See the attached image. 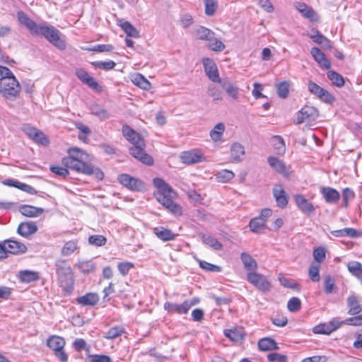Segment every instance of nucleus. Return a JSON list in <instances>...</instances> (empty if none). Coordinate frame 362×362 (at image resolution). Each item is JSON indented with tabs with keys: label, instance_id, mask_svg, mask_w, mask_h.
I'll return each mask as SVG.
<instances>
[{
	"label": "nucleus",
	"instance_id": "nucleus-22",
	"mask_svg": "<svg viewBox=\"0 0 362 362\" xmlns=\"http://www.w3.org/2000/svg\"><path fill=\"white\" fill-rule=\"evenodd\" d=\"M37 230V227L35 223L33 221L23 222L19 224L17 229L18 233L25 238L34 234Z\"/></svg>",
	"mask_w": 362,
	"mask_h": 362
},
{
	"label": "nucleus",
	"instance_id": "nucleus-40",
	"mask_svg": "<svg viewBox=\"0 0 362 362\" xmlns=\"http://www.w3.org/2000/svg\"><path fill=\"white\" fill-rule=\"evenodd\" d=\"M89 109H90L91 114L98 117L100 119H103V120L106 119L110 116L107 111L98 103L91 104L90 105Z\"/></svg>",
	"mask_w": 362,
	"mask_h": 362
},
{
	"label": "nucleus",
	"instance_id": "nucleus-50",
	"mask_svg": "<svg viewBox=\"0 0 362 362\" xmlns=\"http://www.w3.org/2000/svg\"><path fill=\"white\" fill-rule=\"evenodd\" d=\"M208 94L214 100H223V91L215 85H211L208 88Z\"/></svg>",
	"mask_w": 362,
	"mask_h": 362
},
{
	"label": "nucleus",
	"instance_id": "nucleus-63",
	"mask_svg": "<svg viewBox=\"0 0 362 362\" xmlns=\"http://www.w3.org/2000/svg\"><path fill=\"white\" fill-rule=\"evenodd\" d=\"M269 362H288V357L286 355L278 353H270L267 356Z\"/></svg>",
	"mask_w": 362,
	"mask_h": 362
},
{
	"label": "nucleus",
	"instance_id": "nucleus-51",
	"mask_svg": "<svg viewBox=\"0 0 362 362\" xmlns=\"http://www.w3.org/2000/svg\"><path fill=\"white\" fill-rule=\"evenodd\" d=\"M91 64L95 67L106 71L111 70L116 66V63L112 60L107 62L95 61L91 62Z\"/></svg>",
	"mask_w": 362,
	"mask_h": 362
},
{
	"label": "nucleus",
	"instance_id": "nucleus-23",
	"mask_svg": "<svg viewBox=\"0 0 362 362\" xmlns=\"http://www.w3.org/2000/svg\"><path fill=\"white\" fill-rule=\"evenodd\" d=\"M310 54L313 57L314 59L325 69H329L331 64L327 59L325 54L318 47H313L310 50Z\"/></svg>",
	"mask_w": 362,
	"mask_h": 362
},
{
	"label": "nucleus",
	"instance_id": "nucleus-36",
	"mask_svg": "<svg viewBox=\"0 0 362 362\" xmlns=\"http://www.w3.org/2000/svg\"><path fill=\"white\" fill-rule=\"evenodd\" d=\"M20 281L24 283H31L39 279V274L30 270H22L18 275Z\"/></svg>",
	"mask_w": 362,
	"mask_h": 362
},
{
	"label": "nucleus",
	"instance_id": "nucleus-11",
	"mask_svg": "<svg viewBox=\"0 0 362 362\" xmlns=\"http://www.w3.org/2000/svg\"><path fill=\"white\" fill-rule=\"evenodd\" d=\"M202 64L205 73L211 81L218 83L222 79L219 77L217 66L212 59L204 58Z\"/></svg>",
	"mask_w": 362,
	"mask_h": 362
},
{
	"label": "nucleus",
	"instance_id": "nucleus-1",
	"mask_svg": "<svg viewBox=\"0 0 362 362\" xmlns=\"http://www.w3.org/2000/svg\"><path fill=\"white\" fill-rule=\"evenodd\" d=\"M68 153L69 156L62 160L66 168L87 175H93L99 180L103 179L104 173L100 169L86 163L89 160V155L86 152L78 148H71Z\"/></svg>",
	"mask_w": 362,
	"mask_h": 362
},
{
	"label": "nucleus",
	"instance_id": "nucleus-60",
	"mask_svg": "<svg viewBox=\"0 0 362 362\" xmlns=\"http://www.w3.org/2000/svg\"><path fill=\"white\" fill-rule=\"evenodd\" d=\"M335 288L334 279L330 276H327L324 279V290L327 294L332 293Z\"/></svg>",
	"mask_w": 362,
	"mask_h": 362
},
{
	"label": "nucleus",
	"instance_id": "nucleus-54",
	"mask_svg": "<svg viewBox=\"0 0 362 362\" xmlns=\"http://www.w3.org/2000/svg\"><path fill=\"white\" fill-rule=\"evenodd\" d=\"M205 13L207 16H213L216 12L218 5L215 0H204Z\"/></svg>",
	"mask_w": 362,
	"mask_h": 362
},
{
	"label": "nucleus",
	"instance_id": "nucleus-6",
	"mask_svg": "<svg viewBox=\"0 0 362 362\" xmlns=\"http://www.w3.org/2000/svg\"><path fill=\"white\" fill-rule=\"evenodd\" d=\"M20 90V84L14 75L0 82V93L7 99H15L18 95Z\"/></svg>",
	"mask_w": 362,
	"mask_h": 362
},
{
	"label": "nucleus",
	"instance_id": "nucleus-26",
	"mask_svg": "<svg viewBox=\"0 0 362 362\" xmlns=\"http://www.w3.org/2000/svg\"><path fill=\"white\" fill-rule=\"evenodd\" d=\"M342 322L337 320H332L328 325H321L314 327L313 332L316 334H329L332 332L338 329Z\"/></svg>",
	"mask_w": 362,
	"mask_h": 362
},
{
	"label": "nucleus",
	"instance_id": "nucleus-47",
	"mask_svg": "<svg viewBox=\"0 0 362 362\" xmlns=\"http://www.w3.org/2000/svg\"><path fill=\"white\" fill-rule=\"evenodd\" d=\"M327 77L337 87L341 88L344 85L343 76L334 71H329L327 72Z\"/></svg>",
	"mask_w": 362,
	"mask_h": 362
},
{
	"label": "nucleus",
	"instance_id": "nucleus-35",
	"mask_svg": "<svg viewBox=\"0 0 362 362\" xmlns=\"http://www.w3.org/2000/svg\"><path fill=\"white\" fill-rule=\"evenodd\" d=\"M240 259L247 271L255 270L257 268V263L255 259L248 253L242 252Z\"/></svg>",
	"mask_w": 362,
	"mask_h": 362
},
{
	"label": "nucleus",
	"instance_id": "nucleus-7",
	"mask_svg": "<svg viewBox=\"0 0 362 362\" xmlns=\"http://www.w3.org/2000/svg\"><path fill=\"white\" fill-rule=\"evenodd\" d=\"M247 279L250 284L263 292L269 291L271 288L270 283L262 274L250 272L247 275Z\"/></svg>",
	"mask_w": 362,
	"mask_h": 362
},
{
	"label": "nucleus",
	"instance_id": "nucleus-8",
	"mask_svg": "<svg viewBox=\"0 0 362 362\" xmlns=\"http://www.w3.org/2000/svg\"><path fill=\"white\" fill-rule=\"evenodd\" d=\"M118 181L124 187L132 191H140L144 188V182L129 174L118 175Z\"/></svg>",
	"mask_w": 362,
	"mask_h": 362
},
{
	"label": "nucleus",
	"instance_id": "nucleus-46",
	"mask_svg": "<svg viewBox=\"0 0 362 362\" xmlns=\"http://www.w3.org/2000/svg\"><path fill=\"white\" fill-rule=\"evenodd\" d=\"M235 176L233 172L228 170H221L216 175V178L218 182L226 183L232 180Z\"/></svg>",
	"mask_w": 362,
	"mask_h": 362
},
{
	"label": "nucleus",
	"instance_id": "nucleus-10",
	"mask_svg": "<svg viewBox=\"0 0 362 362\" xmlns=\"http://www.w3.org/2000/svg\"><path fill=\"white\" fill-rule=\"evenodd\" d=\"M181 161L187 165H192L204 160V154L198 149L183 151L180 155Z\"/></svg>",
	"mask_w": 362,
	"mask_h": 362
},
{
	"label": "nucleus",
	"instance_id": "nucleus-27",
	"mask_svg": "<svg viewBox=\"0 0 362 362\" xmlns=\"http://www.w3.org/2000/svg\"><path fill=\"white\" fill-rule=\"evenodd\" d=\"M19 211L27 217H37L44 212V209L24 204L19 206Z\"/></svg>",
	"mask_w": 362,
	"mask_h": 362
},
{
	"label": "nucleus",
	"instance_id": "nucleus-24",
	"mask_svg": "<svg viewBox=\"0 0 362 362\" xmlns=\"http://www.w3.org/2000/svg\"><path fill=\"white\" fill-rule=\"evenodd\" d=\"M245 156V147L240 143H234L230 147V156L233 162L242 161Z\"/></svg>",
	"mask_w": 362,
	"mask_h": 362
},
{
	"label": "nucleus",
	"instance_id": "nucleus-64",
	"mask_svg": "<svg viewBox=\"0 0 362 362\" xmlns=\"http://www.w3.org/2000/svg\"><path fill=\"white\" fill-rule=\"evenodd\" d=\"M278 279L281 284L286 288H296L298 287V284L291 281L289 279L286 278L283 274H280L278 276Z\"/></svg>",
	"mask_w": 362,
	"mask_h": 362
},
{
	"label": "nucleus",
	"instance_id": "nucleus-56",
	"mask_svg": "<svg viewBox=\"0 0 362 362\" xmlns=\"http://www.w3.org/2000/svg\"><path fill=\"white\" fill-rule=\"evenodd\" d=\"M107 239L102 235H93L88 238V243L95 246H103L105 245Z\"/></svg>",
	"mask_w": 362,
	"mask_h": 362
},
{
	"label": "nucleus",
	"instance_id": "nucleus-55",
	"mask_svg": "<svg viewBox=\"0 0 362 362\" xmlns=\"http://www.w3.org/2000/svg\"><path fill=\"white\" fill-rule=\"evenodd\" d=\"M209 47L215 52H221L225 49V45L218 39L213 37V40H209Z\"/></svg>",
	"mask_w": 362,
	"mask_h": 362
},
{
	"label": "nucleus",
	"instance_id": "nucleus-32",
	"mask_svg": "<svg viewBox=\"0 0 362 362\" xmlns=\"http://www.w3.org/2000/svg\"><path fill=\"white\" fill-rule=\"evenodd\" d=\"M194 35L199 40L208 41L213 40L214 33L205 27L197 26L194 30Z\"/></svg>",
	"mask_w": 362,
	"mask_h": 362
},
{
	"label": "nucleus",
	"instance_id": "nucleus-9",
	"mask_svg": "<svg viewBox=\"0 0 362 362\" xmlns=\"http://www.w3.org/2000/svg\"><path fill=\"white\" fill-rule=\"evenodd\" d=\"M4 244L6 255L8 253L18 255L23 254L27 251L26 245L14 238L4 240Z\"/></svg>",
	"mask_w": 362,
	"mask_h": 362
},
{
	"label": "nucleus",
	"instance_id": "nucleus-57",
	"mask_svg": "<svg viewBox=\"0 0 362 362\" xmlns=\"http://www.w3.org/2000/svg\"><path fill=\"white\" fill-rule=\"evenodd\" d=\"M320 265L317 264H311L309 267V276L310 279L314 282H317L320 279Z\"/></svg>",
	"mask_w": 362,
	"mask_h": 362
},
{
	"label": "nucleus",
	"instance_id": "nucleus-45",
	"mask_svg": "<svg viewBox=\"0 0 362 362\" xmlns=\"http://www.w3.org/2000/svg\"><path fill=\"white\" fill-rule=\"evenodd\" d=\"M124 332V328L122 326H115L111 327L103 335V337L107 339H113L121 336Z\"/></svg>",
	"mask_w": 362,
	"mask_h": 362
},
{
	"label": "nucleus",
	"instance_id": "nucleus-52",
	"mask_svg": "<svg viewBox=\"0 0 362 362\" xmlns=\"http://www.w3.org/2000/svg\"><path fill=\"white\" fill-rule=\"evenodd\" d=\"M225 336L233 341H240L243 339V334L237 329H225Z\"/></svg>",
	"mask_w": 362,
	"mask_h": 362
},
{
	"label": "nucleus",
	"instance_id": "nucleus-53",
	"mask_svg": "<svg viewBox=\"0 0 362 362\" xmlns=\"http://www.w3.org/2000/svg\"><path fill=\"white\" fill-rule=\"evenodd\" d=\"M199 264L202 269L208 272H220L222 271V269L220 266L211 264L204 260H199Z\"/></svg>",
	"mask_w": 362,
	"mask_h": 362
},
{
	"label": "nucleus",
	"instance_id": "nucleus-13",
	"mask_svg": "<svg viewBox=\"0 0 362 362\" xmlns=\"http://www.w3.org/2000/svg\"><path fill=\"white\" fill-rule=\"evenodd\" d=\"M75 74L76 76L85 84L95 90L100 91L101 87L98 83L82 68H77Z\"/></svg>",
	"mask_w": 362,
	"mask_h": 362
},
{
	"label": "nucleus",
	"instance_id": "nucleus-4",
	"mask_svg": "<svg viewBox=\"0 0 362 362\" xmlns=\"http://www.w3.org/2000/svg\"><path fill=\"white\" fill-rule=\"evenodd\" d=\"M56 272L60 286L66 292H71L74 288V274L68 262L64 259H59L55 263Z\"/></svg>",
	"mask_w": 362,
	"mask_h": 362
},
{
	"label": "nucleus",
	"instance_id": "nucleus-39",
	"mask_svg": "<svg viewBox=\"0 0 362 362\" xmlns=\"http://www.w3.org/2000/svg\"><path fill=\"white\" fill-rule=\"evenodd\" d=\"M47 344L54 351H56L64 348L65 345V341L61 337L52 336L49 338Z\"/></svg>",
	"mask_w": 362,
	"mask_h": 362
},
{
	"label": "nucleus",
	"instance_id": "nucleus-18",
	"mask_svg": "<svg viewBox=\"0 0 362 362\" xmlns=\"http://www.w3.org/2000/svg\"><path fill=\"white\" fill-rule=\"evenodd\" d=\"M293 199L296 205L303 213L311 214L314 212L315 209L313 204L310 202L308 199H307L304 196L301 194H296L293 197Z\"/></svg>",
	"mask_w": 362,
	"mask_h": 362
},
{
	"label": "nucleus",
	"instance_id": "nucleus-3",
	"mask_svg": "<svg viewBox=\"0 0 362 362\" xmlns=\"http://www.w3.org/2000/svg\"><path fill=\"white\" fill-rule=\"evenodd\" d=\"M122 133L124 136L133 145L129 149V153L145 165H153V159L146 153L145 142L140 134L128 125L123 126Z\"/></svg>",
	"mask_w": 362,
	"mask_h": 362
},
{
	"label": "nucleus",
	"instance_id": "nucleus-58",
	"mask_svg": "<svg viewBox=\"0 0 362 362\" xmlns=\"http://www.w3.org/2000/svg\"><path fill=\"white\" fill-rule=\"evenodd\" d=\"M277 93L281 98H286L289 92V84L286 82H281L277 84Z\"/></svg>",
	"mask_w": 362,
	"mask_h": 362
},
{
	"label": "nucleus",
	"instance_id": "nucleus-29",
	"mask_svg": "<svg viewBox=\"0 0 362 362\" xmlns=\"http://www.w3.org/2000/svg\"><path fill=\"white\" fill-rule=\"evenodd\" d=\"M99 301V296L95 293H88L83 296L78 297L76 302L81 305L94 306Z\"/></svg>",
	"mask_w": 362,
	"mask_h": 362
},
{
	"label": "nucleus",
	"instance_id": "nucleus-44",
	"mask_svg": "<svg viewBox=\"0 0 362 362\" xmlns=\"http://www.w3.org/2000/svg\"><path fill=\"white\" fill-rule=\"evenodd\" d=\"M77 267L83 274L92 273L95 269V264L91 260L80 261Z\"/></svg>",
	"mask_w": 362,
	"mask_h": 362
},
{
	"label": "nucleus",
	"instance_id": "nucleus-28",
	"mask_svg": "<svg viewBox=\"0 0 362 362\" xmlns=\"http://www.w3.org/2000/svg\"><path fill=\"white\" fill-rule=\"evenodd\" d=\"M153 233L163 241H169L174 240L177 235L173 233L170 229L163 226L156 227L153 228Z\"/></svg>",
	"mask_w": 362,
	"mask_h": 362
},
{
	"label": "nucleus",
	"instance_id": "nucleus-17",
	"mask_svg": "<svg viewBox=\"0 0 362 362\" xmlns=\"http://www.w3.org/2000/svg\"><path fill=\"white\" fill-rule=\"evenodd\" d=\"M273 195L279 207L283 209L288 204V196L281 185H276L273 188Z\"/></svg>",
	"mask_w": 362,
	"mask_h": 362
},
{
	"label": "nucleus",
	"instance_id": "nucleus-31",
	"mask_svg": "<svg viewBox=\"0 0 362 362\" xmlns=\"http://www.w3.org/2000/svg\"><path fill=\"white\" fill-rule=\"evenodd\" d=\"M202 241L204 244L211 247L214 250L218 251L223 249V245L214 237L204 233L199 234Z\"/></svg>",
	"mask_w": 362,
	"mask_h": 362
},
{
	"label": "nucleus",
	"instance_id": "nucleus-30",
	"mask_svg": "<svg viewBox=\"0 0 362 362\" xmlns=\"http://www.w3.org/2000/svg\"><path fill=\"white\" fill-rule=\"evenodd\" d=\"M269 165L277 173L287 175L286 165L281 160L270 156L267 158Z\"/></svg>",
	"mask_w": 362,
	"mask_h": 362
},
{
	"label": "nucleus",
	"instance_id": "nucleus-15",
	"mask_svg": "<svg viewBox=\"0 0 362 362\" xmlns=\"http://www.w3.org/2000/svg\"><path fill=\"white\" fill-rule=\"evenodd\" d=\"M25 132L30 139L38 144L47 146L49 144V140L46 135L35 127H27Z\"/></svg>",
	"mask_w": 362,
	"mask_h": 362
},
{
	"label": "nucleus",
	"instance_id": "nucleus-48",
	"mask_svg": "<svg viewBox=\"0 0 362 362\" xmlns=\"http://www.w3.org/2000/svg\"><path fill=\"white\" fill-rule=\"evenodd\" d=\"M78 249V243L76 240H70L66 242L62 249V254L64 256H69Z\"/></svg>",
	"mask_w": 362,
	"mask_h": 362
},
{
	"label": "nucleus",
	"instance_id": "nucleus-12",
	"mask_svg": "<svg viewBox=\"0 0 362 362\" xmlns=\"http://www.w3.org/2000/svg\"><path fill=\"white\" fill-rule=\"evenodd\" d=\"M192 306L193 303L186 300L182 304L166 302L164 304V309L168 313L181 315L187 313Z\"/></svg>",
	"mask_w": 362,
	"mask_h": 362
},
{
	"label": "nucleus",
	"instance_id": "nucleus-49",
	"mask_svg": "<svg viewBox=\"0 0 362 362\" xmlns=\"http://www.w3.org/2000/svg\"><path fill=\"white\" fill-rule=\"evenodd\" d=\"M121 28L128 36L136 38L139 37V31L129 21L122 23Z\"/></svg>",
	"mask_w": 362,
	"mask_h": 362
},
{
	"label": "nucleus",
	"instance_id": "nucleus-14",
	"mask_svg": "<svg viewBox=\"0 0 362 362\" xmlns=\"http://www.w3.org/2000/svg\"><path fill=\"white\" fill-rule=\"evenodd\" d=\"M318 116V112L316 108L311 106L303 107L297 115V124H301L305 121L315 120Z\"/></svg>",
	"mask_w": 362,
	"mask_h": 362
},
{
	"label": "nucleus",
	"instance_id": "nucleus-41",
	"mask_svg": "<svg viewBox=\"0 0 362 362\" xmlns=\"http://www.w3.org/2000/svg\"><path fill=\"white\" fill-rule=\"evenodd\" d=\"M348 269L349 272L356 276L362 285V264L358 262H351L348 264Z\"/></svg>",
	"mask_w": 362,
	"mask_h": 362
},
{
	"label": "nucleus",
	"instance_id": "nucleus-61",
	"mask_svg": "<svg viewBox=\"0 0 362 362\" xmlns=\"http://www.w3.org/2000/svg\"><path fill=\"white\" fill-rule=\"evenodd\" d=\"M88 362H112L109 356L103 354L90 355L88 357Z\"/></svg>",
	"mask_w": 362,
	"mask_h": 362
},
{
	"label": "nucleus",
	"instance_id": "nucleus-37",
	"mask_svg": "<svg viewBox=\"0 0 362 362\" xmlns=\"http://www.w3.org/2000/svg\"><path fill=\"white\" fill-rule=\"evenodd\" d=\"M272 144L278 155H284L286 151L285 143L281 136H273L271 140Z\"/></svg>",
	"mask_w": 362,
	"mask_h": 362
},
{
	"label": "nucleus",
	"instance_id": "nucleus-16",
	"mask_svg": "<svg viewBox=\"0 0 362 362\" xmlns=\"http://www.w3.org/2000/svg\"><path fill=\"white\" fill-rule=\"evenodd\" d=\"M218 83L228 96L233 100H237L238 98L239 88L229 78H222Z\"/></svg>",
	"mask_w": 362,
	"mask_h": 362
},
{
	"label": "nucleus",
	"instance_id": "nucleus-42",
	"mask_svg": "<svg viewBox=\"0 0 362 362\" xmlns=\"http://www.w3.org/2000/svg\"><path fill=\"white\" fill-rule=\"evenodd\" d=\"M132 81L136 86L144 90H148L151 88L150 82L141 74H135Z\"/></svg>",
	"mask_w": 362,
	"mask_h": 362
},
{
	"label": "nucleus",
	"instance_id": "nucleus-38",
	"mask_svg": "<svg viewBox=\"0 0 362 362\" xmlns=\"http://www.w3.org/2000/svg\"><path fill=\"white\" fill-rule=\"evenodd\" d=\"M266 226L264 221L259 216L252 218L249 223L250 230L257 233H262L266 228Z\"/></svg>",
	"mask_w": 362,
	"mask_h": 362
},
{
	"label": "nucleus",
	"instance_id": "nucleus-59",
	"mask_svg": "<svg viewBox=\"0 0 362 362\" xmlns=\"http://www.w3.org/2000/svg\"><path fill=\"white\" fill-rule=\"evenodd\" d=\"M287 308L291 312H297L301 308L300 300L297 297L291 298L287 304Z\"/></svg>",
	"mask_w": 362,
	"mask_h": 362
},
{
	"label": "nucleus",
	"instance_id": "nucleus-5",
	"mask_svg": "<svg viewBox=\"0 0 362 362\" xmlns=\"http://www.w3.org/2000/svg\"><path fill=\"white\" fill-rule=\"evenodd\" d=\"M59 30L46 23L39 24V28L35 35L44 36L49 42L58 49L63 50L66 48L65 42L59 37Z\"/></svg>",
	"mask_w": 362,
	"mask_h": 362
},
{
	"label": "nucleus",
	"instance_id": "nucleus-43",
	"mask_svg": "<svg viewBox=\"0 0 362 362\" xmlns=\"http://www.w3.org/2000/svg\"><path fill=\"white\" fill-rule=\"evenodd\" d=\"M224 131V124L222 122L217 124L210 132V136L211 139L214 141H220L221 139Z\"/></svg>",
	"mask_w": 362,
	"mask_h": 362
},
{
	"label": "nucleus",
	"instance_id": "nucleus-33",
	"mask_svg": "<svg viewBox=\"0 0 362 362\" xmlns=\"http://www.w3.org/2000/svg\"><path fill=\"white\" fill-rule=\"evenodd\" d=\"M258 347L259 350L264 351L278 350L279 349L276 342L269 337H264L259 339L258 341Z\"/></svg>",
	"mask_w": 362,
	"mask_h": 362
},
{
	"label": "nucleus",
	"instance_id": "nucleus-19",
	"mask_svg": "<svg viewBox=\"0 0 362 362\" xmlns=\"http://www.w3.org/2000/svg\"><path fill=\"white\" fill-rule=\"evenodd\" d=\"M17 17L19 23L25 26L31 34H35L39 28V24L37 25L35 21L30 19L25 13L21 11L17 13Z\"/></svg>",
	"mask_w": 362,
	"mask_h": 362
},
{
	"label": "nucleus",
	"instance_id": "nucleus-21",
	"mask_svg": "<svg viewBox=\"0 0 362 362\" xmlns=\"http://www.w3.org/2000/svg\"><path fill=\"white\" fill-rule=\"evenodd\" d=\"M320 192L327 203L336 204L340 199L339 192L332 187H322Z\"/></svg>",
	"mask_w": 362,
	"mask_h": 362
},
{
	"label": "nucleus",
	"instance_id": "nucleus-62",
	"mask_svg": "<svg viewBox=\"0 0 362 362\" xmlns=\"http://www.w3.org/2000/svg\"><path fill=\"white\" fill-rule=\"evenodd\" d=\"M322 90L315 95L318 98L327 103H331L334 101V97L327 90L322 88Z\"/></svg>",
	"mask_w": 362,
	"mask_h": 362
},
{
	"label": "nucleus",
	"instance_id": "nucleus-20",
	"mask_svg": "<svg viewBox=\"0 0 362 362\" xmlns=\"http://www.w3.org/2000/svg\"><path fill=\"white\" fill-rule=\"evenodd\" d=\"M348 307V314L350 315H356L362 312V304L360 303L356 295H350L346 300Z\"/></svg>",
	"mask_w": 362,
	"mask_h": 362
},
{
	"label": "nucleus",
	"instance_id": "nucleus-34",
	"mask_svg": "<svg viewBox=\"0 0 362 362\" xmlns=\"http://www.w3.org/2000/svg\"><path fill=\"white\" fill-rule=\"evenodd\" d=\"M330 233L335 237H349L357 238L361 235V233L352 228H345L340 230H331Z\"/></svg>",
	"mask_w": 362,
	"mask_h": 362
},
{
	"label": "nucleus",
	"instance_id": "nucleus-2",
	"mask_svg": "<svg viewBox=\"0 0 362 362\" xmlns=\"http://www.w3.org/2000/svg\"><path fill=\"white\" fill-rule=\"evenodd\" d=\"M154 186L158 189L155 192V197L158 202L166 208L170 213L176 216H181L182 214V207L173 202V199L176 196V193L172 187L161 178H154L153 180Z\"/></svg>",
	"mask_w": 362,
	"mask_h": 362
},
{
	"label": "nucleus",
	"instance_id": "nucleus-25",
	"mask_svg": "<svg viewBox=\"0 0 362 362\" xmlns=\"http://www.w3.org/2000/svg\"><path fill=\"white\" fill-rule=\"evenodd\" d=\"M296 8L303 16L309 19L310 21L316 22L319 20V17L315 11L305 4L298 3Z\"/></svg>",
	"mask_w": 362,
	"mask_h": 362
}]
</instances>
